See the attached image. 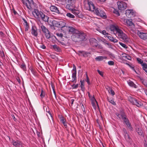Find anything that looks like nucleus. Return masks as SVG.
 I'll list each match as a JSON object with an SVG mask.
<instances>
[{"label":"nucleus","instance_id":"nucleus-12","mask_svg":"<svg viewBox=\"0 0 147 147\" xmlns=\"http://www.w3.org/2000/svg\"><path fill=\"white\" fill-rule=\"evenodd\" d=\"M125 14L127 17L129 18H133L136 15L135 12L132 9L126 10Z\"/></svg>","mask_w":147,"mask_h":147},{"label":"nucleus","instance_id":"nucleus-23","mask_svg":"<svg viewBox=\"0 0 147 147\" xmlns=\"http://www.w3.org/2000/svg\"><path fill=\"white\" fill-rule=\"evenodd\" d=\"M107 57L105 56H99L96 57L95 59L96 61H102L104 59H107Z\"/></svg>","mask_w":147,"mask_h":147},{"label":"nucleus","instance_id":"nucleus-56","mask_svg":"<svg viewBox=\"0 0 147 147\" xmlns=\"http://www.w3.org/2000/svg\"><path fill=\"white\" fill-rule=\"evenodd\" d=\"M123 133L124 134H127V131L126 130V129L125 128H123Z\"/></svg>","mask_w":147,"mask_h":147},{"label":"nucleus","instance_id":"nucleus-5","mask_svg":"<svg viewBox=\"0 0 147 147\" xmlns=\"http://www.w3.org/2000/svg\"><path fill=\"white\" fill-rule=\"evenodd\" d=\"M34 12L38 18L41 19L45 22H48L49 17L45 15L42 11L37 9H35Z\"/></svg>","mask_w":147,"mask_h":147},{"label":"nucleus","instance_id":"nucleus-15","mask_svg":"<svg viewBox=\"0 0 147 147\" xmlns=\"http://www.w3.org/2000/svg\"><path fill=\"white\" fill-rule=\"evenodd\" d=\"M72 73V79L71 82H74L76 83V68L73 67V69L71 71Z\"/></svg>","mask_w":147,"mask_h":147},{"label":"nucleus","instance_id":"nucleus-36","mask_svg":"<svg viewBox=\"0 0 147 147\" xmlns=\"http://www.w3.org/2000/svg\"><path fill=\"white\" fill-rule=\"evenodd\" d=\"M137 60L138 62V63L141 64V65H142V64L144 63L143 62V61L140 58H137Z\"/></svg>","mask_w":147,"mask_h":147},{"label":"nucleus","instance_id":"nucleus-49","mask_svg":"<svg viewBox=\"0 0 147 147\" xmlns=\"http://www.w3.org/2000/svg\"><path fill=\"white\" fill-rule=\"evenodd\" d=\"M125 57L128 60H131V57L127 55L126 54H125Z\"/></svg>","mask_w":147,"mask_h":147},{"label":"nucleus","instance_id":"nucleus-14","mask_svg":"<svg viewBox=\"0 0 147 147\" xmlns=\"http://www.w3.org/2000/svg\"><path fill=\"white\" fill-rule=\"evenodd\" d=\"M110 29L111 31L113 32V34L115 35L117 34L120 29L118 26H115L113 25H112L110 26Z\"/></svg>","mask_w":147,"mask_h":147},{"label":"nucleus","instance_id":"nucleus-31","mask_svg":"<svg viewBox=\"0 0 147 147\" xmlns=\"http://www.w3.org/2000/svg\"><path fill=\"white\" fill-rule=\"evenodd\" d=\"M20 67L24 71H26V65L24 63H22V64L20 65Z\"/></svg>","mask_w":147,"mask_h":147},{"label":"nucleus","instance_id":"nucleus-27","mask_svg":"<svg viewBox=\"0 0 147 147\" xmlns=\"http://www.w3.org/2000/svg\"><path fill=\"white\" fill-rule=\"evenodd\" d=\"M140 79L143 84L147 88V80L144 79L142 77L140 78Z\"/></svg>","mask_w":147,"mask_h":147},{"label":"nucleus","instance_id":"nucleus-61","mask_svg":"<svg viewBox=\"0 0 147 147\" xmlns=\"http://www.w3.org/2000/svg\"><path fill=\"white\" fill-rule=\"evenodd\" d=\"M81 108L82 109V110L84 112L85 111V109L84 106L83 104H82V106H81Z\"/></svg>","mask_w":147,"mask_h":147},{"label":"nucleus","instance_id":"nucleus-3","mask_svg":"<svg viewBox=\"0 0 147 147\" xmlns=\"http://www.w3.org/2000/svg\"><path fill=\"white\" fill-rule=\"evenodd\" d=\"M40 26L42 32L45 34L46 38L47 39L52 41L56 38L55 36L51 34V32L44 26L41 24V26Z\"/></svg>","mask_w":147,"mask_h":147},{"label":"nucleus","instance_id":"nucleus-33","mask_svg":"<svg viewBox=\"0 0 147 147\" xmlns=\"http://www.w3.org/2000/svg\"><path fill=\"white\" fill-rule=\"evenodd\" d=\"M126 64L132 70L135 71L136 73L137 72L134 69V66L132 65H130L128 63H126Z\"/></svg>","mask_w":147,"mask_h":147},{"label":"nucleus","instance_id":"nucleus-45","mask_svg":"<svg viewBox=\"0 0 147 147\" xmlns=\"http://www.w3.org/2000/svg\"><path fill=\"white\" fill-rule=\"evenodd\" d=\"M86 82H87V83L88 84H89V85L90 84V80H89V78L86 74Z\"/></svg>","mask_w":147,"mask_h":147},{"label":"nucleus","instance_id":"nucleus-59","mask_svg":"<svg viewBox=\"0 0 147 147\" xmlns=\"http://www.w3.org/2000/svg\"><path fill=\"white\" fill-rule=\"evenodd\" d=\"M46 112H48V113L49 114V115H50V116L51 117H52V114H51V112L50 111H47V109L46 110Z\"/></svg>","mask_w":147,"mask_h":147},{"label":"nucleus","instance_id":"nucleus-18","mask_svg":"<svg viewBox=\"0 0 147 147\" xmlns=\"http://www.w3.org/2000/svg\"><path fill=\"white\" fill-rule=\"evenodd\" d=\"M90 45L93 47H97L98 44L96 40L94 38H90Z\"/></svg>","mask_w":147,"mask_h":147},{"label":"nucleus","instance_id":"nucleus-42","mask_svg":"<svg viewBox=\"0 0 147 147\" xmlns=\"http://www.w3.org/2000/svg\"><path fill=\"white\" fill-rule=\"evenodd\" d=\"M109 93L111 94L112 96H113L115 94L114 91L111 89H110V90H109Z\"/></svg>","mask_w":147,"mask_h":147},{"label":"nucleus","instance_id":"nucleus-52","mask_svg":"<svg viewBox=\"0 0 147 147\" xmlns=\"http://www.w3.org/2000/svg\"><path fill=\"white\" fill-rule=\"evenodd\" d=\"M97 72L98 73V74L101 76H103V73L102 71H100L99 70H97Z\"/></svg>","mask_w":147,"mask_h":147},{"label":"nucleus","instance_id":"nucleus-2","mask_svg":"<svg viewBox=\"0 0 147 147\" xmlns=\"http://www.w3.org/2000/svg\"><path fill=\"white\" fill-rule=\"evenodd\" d=\"M86 34L82 31L76 30L75 33H73L71 36L72 38H76L79 40L83 41L86 40Z\"/></svg>","mask_w":147,"mask_h":147},{"label":"nucleus","instance_id":"nucleus-51","mask_svg":"<svg viewBox=\"0 0 147 147\" xmlns=\"http://www.w3.org/2000/svg\"><path fill=\"white\" fill-rule=\"evenodd\" d=\"M0 54L2 57L3 58L5 57V55L3 51H0Z\"/></svg>","mask_w":147,"mask_h":147},{"label":"nucleus","instance_id":"nucleus-11","mask_svg":"<svg viewBox=\"0 0 147 147\" xmlns=\"http://www.w3.org/2000/svg\"><path fill=\"white\" fill-rule=\"evenodd\" d=\"M117 4L118 9L121 11L124 10L127 7V4L122 1H118Z\"/></svg>","mask_w":147,"mask_h":147},{"label":"nucleus","instance_id":"nucleus-34","mask_svg":"<svg viewBox=\"0 0 147 147\" xmlns=\"http://www.w3.org/2000/svg\"><path fill=\"white\" fill-rule=\"evenodd\" d=\"M124 135L125 140L127 141H129L130 140V138L129 135L128 134H125Z\"/></svg>","mask_w":147,"mask_h":147},{"label":"nucleus","instance_id":"nucleus-30","mask_svg":"<svg viewBox=\"0 0 147 147\" xmlns=\"http://www.w3.org/2000/svg\"><path fill=\"white\" fill-rule=\"evenodd\" d=\"M107 100L112 105H116V102L114 101L113 99H110L108 97L107 98Z\"/></svg>","mask_w":147,"mask_h":147},{"label":"nucleus","instance_id":"nucleus-64","mask_svg":"<svg viewBox=\"0 0 147 147\" xmlns=\"http://www.w3.org/2000/svg\"><path fill=\"white\" fill-rule=\"evenodd\" d=\"M51 87H52V89H53H53H54V86L53 85V84L52 83H51Z\"/></svg>","mask_w":147,"mask_h":147},{"label":"nucleus","instance_id":"nucleus-16","mask_svg":"<svg viewBox=\"0 0 147 147\" xmlns=\"http://www.w3.org/2000/svg\"><path fill=\"white\" fill-rule=\"evenodd\" d=\"M138 34L140 38L143 40H146L147 39V33L138 31Z\"/></svg>","mask_w":147,"mask_h":147},{"label":"nucleus","instance_id":"nucleus-41","mask_svg":"<svg viewBox=\"0 0 147 147\" xmlns=\"http://www.w3.org/2000/svg\"><path fill=\"white\" fill-rule=\"evenodd\" d=\"M136 131L140 135H141L142 134V131L139 128H138V129L136 130Z\"/></svg>","mask_w":147,"mask_h":147},{"label":"nucleus","instance_id":"nucleus-58","mask_svg":"<svg viewBox=\"0 0 147 147\" xmlns=\"http://www.w3.org/2000/svg\"><path fill=\"white\" fill-rule=\"evenodd\" d=\"M0 35L2 37H3L4 36V34L2 31L0 32Z\"/></svg>","mask_w":147,"mask_h":147},{"label":"nucleus","instance_id":"nucleus-48","mask_svg":"<svg viewBox=\"0 0 147 147\" xmlns=\"http://www.w3.org/2000/svg\"><path fill=\"white\" fill-rule=\"evenodd\" d=\"M91 100H92V105H93L94 104V102L95 101V102H97L95 98H94V97H93L91 99Z\"/></svg>","mask_w":147,"mask_h":147},{"label":"nucleus","instance_id":"nucleus-43","mask_svg":"<svg viewBox=\"0 0 147 147\" xmlns=\"http://www.w3.org/2000/svg\"><path fill=\"white\" fill-rule=\"evenodd\" d=\"M78 84H74L71 86V87L73 89H76L78 88Z\"/></svg>","mask_w":147,"mask_h":147},{"label":"nucleus","instance_id":"nucleus-62","mask_svg":"<svg viewBox=\"0 0 147 147\" xmlns=\"http://www.w3.org/2000/svg\"><path fill=\"white\" fill-rule=\"evenodd\" d=\"M77 54L78 55L80 56H82L83 55V53H80L79 52V51H78V52L77 53Z\"/></svg>","mask_w":147,"mask_h":147},{"label":"nucleus","instance_id":"nucleus-40","mask_svg":"<svg viewBox=\"0 0 147 147\" xmlns=\"http://www.w3.org/2000/svg\"><path fill=\"white\" fill-rule=\"evenodd\" d=\"M25 28V31L28 32L29 28V26L28 24L24 25Z\"/></svg>","mask_w":147,"mask_h":147},{"label":"nucleus","instance_id":"nucleus-24","mask_svg":"<svg viewBox=\"0 0 147 147\" xmlns=\"http://www.w3.org/2000/svg\"><path fill=\"white\" fill-rule=\"evenodd\" d=\"M106 36L111 42H117L118 41V40L116 39L115 38L111 36L107 35Z\"/></svg>","mask_w":147,"mask_h":147},{"label":"nucleus","instance_id":"nucleus-6","mask_svg":"<svg viewBox=\"0 0 147 147\" xmlns=\"http://www.w3.org/2000/svg\"><path fill=\"white\" fill-rule=\"evenodd\" d=\"M76 2L75 0H68V3L66 6V8L69 10L72 11L73 13L77 14L78 13V11L74 9L75 7V4Z\"/></svg>","mask_w":147,"mask_h":147},{"label":"nucleus","instance_id":"nucleus-39","mask_svg":"<svg viewBox=\"0 0 147 147\" xmlns=\"http://www.w3.org/2000/svg\"><path fill=\"white\" fill-rule=\"evenodd\" d=\"M40 96L41 98H43L45 96V92H44L42 89L41 90V93Z\"/></svg>","mask_w":147,"mask_h":147},{"label":"nucleus","instance_id":"nucleus-7","mask_svg":"<svg viewBox=\"0 0 147 147\" xmlns=\"http://www.w3.org/2000/svg\"><path fill=\"white\" fill-rule=\"evenodd\" d=\"M115 114L119 119H122L124 123L128 121H129L128 118L126 117L124 112L123 110L120 111V113H116Z\"/></svg>","mask_w":147,"mask_h":147},{"label":"nucleus","instance_id":"nucleus-32","mask_svg":"<svg viewBox=\"0 0 147 147\" xmlns=\"http://www.w3.org/2000/svg\"><path fill=\"white\" fill-rule=\"evenodd\" d=\"M66 15L67 17L71 19H74L75 17L74 15L69 13H67Z\"/></svg>","mask_w":147,"mask_h":147},{"label":"nucleus","instance_id":"nucleus-22","mask_svg":"<svg viewBox=\"0 0 147 147\" xmlns=\"http://www.w3.org/2000/svg\"><path fill=\"white\" fill-rule=\"evenodd\" d=\"M60 121L63 124L65 127V128L67 127V122L66 121V120L65 119V118L62 116L60 117Z\"/></svg>","mask_w":147,"mask_h":147},{"label":"nucleus","instance_id":"nucleus-44","mask_svg":"<svg viewBox=\"0 0 147 147\" xmlns=\"http://www.w3.org/2000/svg\"><path fill=\"white\" fill-rule=\"evenodd\" d=\"M108 65H113L114 64V62L113 61H109L108 62Z\"/></svg>","mask_w":147,"mask_h":147},{"label":"nucleus","instance_id":"nucleus-28","mask_svg":"<svg viewBox=\"0 0 147 147\" xmlns=\"http://www.w3.org/2000/svg\"><path fill=\"white\" fill-rule=\"evenodd\" d=\"M79 52L80 53H83L82 56L84 57H86L88 56V54H90V53L89 52L84 51H79Z\"/></svg>","mask_w":147,"mask_h":147},{"label":"nucleus","instance_id":"nucleus-20","mask_svg":"<svg viewBox=\"0 0 147 147\" xmlns=\"http://www.w3.org/2000/svg\"><path fill=\"white\" fill-rule=\"evenodd\" d=\"M65 28L67 29L69 33H75L76 31L78 30L72 26H66Z\"/></svg>","mask_w":147,"mask_h":147},{"label":"nucleus","instance_id":"nucleus-63","mask_svg":"<svg viewBox=\"0 0 147 147\" xmlns=\"http://www.w3.org/2000/svg\"><path fill=\"white\" fill-rule=\"evenodd\" d=\"M13 11L14 15H16L17 13V12L14 9H13Z\"/></svg>","mask_w":147,"mask_h":147},{"label":"nucleus","instance_id":"nucleus-29","mask_svg":"<svg viewBox=\"0 0 147 147\" xmlns=\"http://www.w3.org/2000/svg\"><path fill=\"white\" fill-rule=\"evenodd\" d=\"M143 69L147 73V64L146 63H144L141 65Z\"/></svg>","mask_w":147,"mask_h":147},{"label":"nucleus","instance_id":"nucleus-13","mask_svg":"<svg viewBox=\"0 0 147 147\" xmlns=\"http://www.w3.org/2000/svg\"><path fill=\"white\" fill-rule=\"evenodd\" d=\"M11 143L15 147H22L23 144L21 141L18 140H15L13 139L12 140Z\"/></svg>","mask_w":147,"mask_h":147},{"label":"nucleus","instance_id":"nucleus-1","mask_svg":"<svg viewBox=\"0 0 147 147\" xmlns=\"http://www.w3.org/2000/svg\"><path fill=\"white\" fill-rule=\"evenodd\" d=\"M85 6L86 7V9L89 11H94L97 15L104 18H106V14L103 11L98 8H95L94 5L92 2L88 0L87 1V3L85 4Z\"/></svg>","mask_w":147,"mask_h":147},{"label":"nucleus","instance_id":"nucleus-10","mask_svg":"<svg viewBox=\"0 0 147 147\" xmlns=\"http://www.w3.org/2000/svg\"><path fill=\"white\" fill-rule=\"evenodd\" d=\"M22 1L24 5L26 6L28 9H32L34 4L33 0H22Z\"/></svg>","mask_w":147,"mask_h":147},{"label":"nucleus","instance_id":"nucleus-53","mask_svg":"<svg viewBox=\"0 0 147 147\" xmlns=\"http://www.w3.org/2000/svg\"><path fill=\"white\" fill-rule=\"evenodd\" d=\"M102 33L103 35H106V34H107V35L108 34H109L108 33H106V31L105 30H103L102 31Z\"/></svg>","mask_w":147,"mask_h":147},{"label":"nucleus","instance_id":"nucleus-55","mask_svg":"<svg viewBox=\"0 0 147 147\" xmlns=\"http://www.w3.org/2000/svg\"><path fill=\"white\" fill-rule=\"evenodd\" d=\"M40 48L43 49H45L46 48V46L44 45H42L40 46Z\"/></svg>","mask_w":147,"mask_h":147},{"label":"nucleus","instance_id":"nucleus-9","mask_svg":"<svg viewBox=\"0 0 147 147\" xmlns=\"http://www.w3.org/2000/svg\"><path fill=\"white\" fill-rule=\"evenodd\" d=\"M118 37L121 39L124 40L125 42L128 41V39L127 36L124 33L122 30L120 29L117 33Z\"/></svg>","mask_w":147,"mask_h":147},{"label":"nucleus","instance_id":"nucleus-54","mask_svg":"<svg viewBox=\"0 0 147 147\" xmlns=\"http://www.w3.org/2000/svg\"><path fill=\"white\" fill-rule=\"evenodd\" d=\"M49 56L51 58L53 59H54L56 57V56L53 55H50Z\"/></svg>","mask_w":147,"mask_h":147},{"label":"nucleus","instance_id":"nucleus-50","mask_svg":"<svg viewBox=\"0 0 147 147\" xmlns=\"http://www.w3.org/2000/svg\"><path fill=\"white\" fill-rule=\"evenodd\" d=\"M113 12L114 13L116 14V15H117L118 16H120V14L119 12H118V11L116 10H114Z\"/></svg>","mask_w":147,"mask_h":147},{"label":"nucleus","instance_id":"nucleus-46","mask_svg":"<svg viewBox=\"0 0 147 147\" xmlns=\"http://www.w3.org/2000/svg\"><path fill=\"white\" fill-rule=\"evenodd\" d=\"M56 35L58 37L62 38L63 36V35L62 33H56Z\"/></svg>","mask_w":147,"mask_h":147},{"label":"nucleus","instance_id":"nucleus-37","mask_svg":"<svg viewBox=\"0 0 147 147\" xmlns=\"http://www.w3.org/2000/svg\"><path fill=\"white\" fill-rule=\"evenodd\" d=\"M80 83H81V88H82V90L83 89H84V80H83V81L81 80L80 81Z\"/></svg>","mask_w":147,"mask_h":147},{"label":"nucleus","instance_id":"nucleus-8","mask_svg":"<svg viewBox=\"0 0 147 147\" xmlns=\"http://www.w3.org/2000/svg\"><path fill=\"white\" fill-rule=\"evenodd\" d=\"M129 101L133 105H136L138 107L141 106L142 104L137 99L133 97L129 96L128 97Z\"/></svg>","mask_w":147,"mask_h":147},{"label":"nucleus","instance_id":"nucleus-25","mask_svg":"<svg viewBox=\"0 0 147 147\" xmlns=\"http://www.w3.org/2000/svg\"><path fill=\"white\" fill-rule=\"evenodd\" d=\"M128 84L130 86L136 88H137V86L132 81L130 80L127 81Z\"/></svg>","mask_w":147,"mask_h":147},{"label":"nucleus","instance_id":"nucleus-35","mask_svg":"<svg viewBox=\"0 0 147 147\" xmlns=\"http://www.w3.org/2000/svg\"><path fill=\"white\" fill-rule=\"evenodd\" d=\"M53 48L55 50L57 51H59L60 50V49L58 47L57 45H54L53 46Z\"/></svg>","mask_w":147,"mask_h":147},{"label":"nucleus","instance_id":"nucleus-57","mask_svg":"<svg viewBox=\"0 0 147 147\" xmlns=\"http://www.w3.org/2000/svg\"><path fill=\"white\" fill-rule=\"evenodd\" d=\"M22 19L24 22V25L28 24L24 18H23Z\"/></svg>","mask_w":147,"mask_h":147},{"label":"nucleus","instance_id":"nucleus-4","mask_svg":"<svg viewBox=\"0 0 147 147\" xmlns=\"http://www.w3.org/2000/svg\"><path fill=\"white\" fill-rule=\"evenodd\" d=\"M49 25L51 28L53 27L63 28H65L66 23L64 21H61L59 22L55 20H53L52 22L50 21L48 22Z\"/></svg>","mask_w":147,"mask_h":147},{"label":"nucleus","instance_id":"nucleus-26","mask_svg":"<svg viewBox=\"0 0 147 147\" xmlns=\"http://www.w3.org/2000/svg\"><path fill=\"white\" fill-rule=\"evenodd\" d=\"M127 126L128 127V128L131 131H133V128L132 126H131V124L130 123L129 121H127L125 123Z\"/></svg>","mask_w":147,"mask_h":147},{"label":"nucleus","instance_id":"nucleus-19","mask_svg":"<svg viewBox=\"0 0 147 147\" xmlns=\"http://www.w3.org/2000/svg\"><path fill=\"white\" fill-rule=\"evenodd\" d=\"M126 22L127 25L130 27L131 30L134 31L135 29V25L131 21L129 20H127Z\"/></svg>","mask_w":147,"mask_h":147},{"label":"nucleus","instance_id":"nucleus-38","mask_svg":"<svg viewBox=\"0 0 147 147\" xmlns=\"http://www.w3.org/2000/svg\"><path fill=\"white\" fill-rule=\"evenodd\" d=\"M119 43L125 49H127V46L125 44L121 42H119Z\"/></svg>","mask_w":147,"mask_h":147},{"label":"nucleus","instance_id":"nucleus-47","mask_svg":"<svg viewBox=\"0 0 147 147\" xmlns=\"http://www.w3.org/2000/svg\"><path fill=\"white\" fill-rule=\"evenodd\" d=\"M105 45H107L109 46V47H111V45L108 42L106 41H105L103 42Z\"/></svg>","mask_w":147,"mask_h":147},{"label":"nucleus","instance_id":"nucleus-60","mask_svg":"<svg viewBox=\"0 0 147 147\" xmlns=\"http://www.w3.org/2000/svg\"><path fill=\"white\" fill-rule=\"evenodd\" d=\"M143 90H144V92L146 95L147 96V90L145 88H143Z\"/></svg>","mask_w":147,"mask_h":147},{"label":"nucleus","instance_id":"nucleus-21","mask_svg":"<svg viewBox=\"0 0 147 147\" xmlns=\"http://www.w3.org/2000/svg\"><path fill=\"white\" fill-rule=\"evenodd\" d=\"M51 10L53 12H55L58 13H59L60 12L56 6L52 5L50 7Z\"/></svg>","mask_w":147,"mask_h":147},{"label":"nucleus","instance_id":"nucleus-17","mask_svg":"<svg viewBox=\"0 0 147 147\" xmlns=\"http://www.w3.org/2000/svg\"><path fill=\"white\" fill-rule=\"evenodd\" d=\"M31 34L35 37H37L38 36L37 29L35 26H33L32 27Z\"/></svg>","mask_w":147,"mask_h":147}]
</instances>
